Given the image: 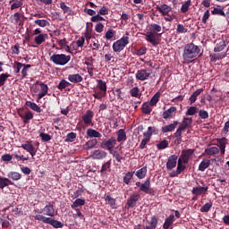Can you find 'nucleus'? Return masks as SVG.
<instances>
[{"label":"nucleus","mask_w":229,"mask_h":229,"mask_svg":"<svg viewBox=\"0 0 229 229\" xmlns=\"http://www.w3.org/2000/svg\"><path fill=\"white\" fill-rule=\"evenodd\" d=\"M200 52L201 49H199V47L194 43H187L185 47H183V62L187 64L191 63L193 59L197 58Z\"/></svg>","instance_id":"f257e3e1"},{"label":"nucleus","mask_w":229,"mask_h":229,"mask_svg":"<svg viewBox=\"0 0 229 229\" xmlns=\"http://www.w3.org/2000/svg\"><path fill=\"white\" fill-rule=\"evenodd\" d=\"M162 31V26L157 23L150 24V31L147 32L146 36L147 42L150 43L153 47L158 46V36L157 33Z\"/></svg>","instance_id":"f03ea898"},{"label":"nucleus","mask_w":229,"mask_h":229,"mask_svg":"<svg viewBox=\"0 0 229 229\" xmlns=\"http://www.w3.org/2000/svg\"><path fill=\"white\" fill-rule=\"evenodd\" d=\"M50 61L55 65L65 66L71 61V55L65 54H54L50 57Z\"/></svg>","instance_id":"7ed1b4c3"},{"label":"nucleus","mask_w":229,"mask_h":229,"mask_svg":"<svg viewBox=\"0 0 229 229\" xmlns=\"http://www.w3.org/2000/svg\"><path fill=\"white\" fill-rule=\"evenodd\" d=\"M129 44V37L123 36L121 39L113 43V51L114 53H121L124 47H126Z\"/></svg>","instance_id":"20e7f679"},{"label":"nucleus","mask_w":229,"mask_h":229,"mask_svg":"<svg viewBox=\"0 0 229 229\" xmlns=\"http://www.w3.org/2000/svg\"><path fill=\"white\" fill-rule=\"evenodd\" d=\"M194 152L195 149L192 148L182 149L179 159H181L183 164H189L190 160L193 159Z\"/></svg>","instance_id":"39448f33"},{"label":"nucleus","mask_w":229,"mask_h":229,"mask_svg":"<svg viewBox=\"0 0 229 229\" xmlns=\"http://www.w3.org/2000/svg\"><path fill=\"white\" fill-rule=\"evenodd\" d=\"M32 140H26L25 143H22L21 145V148H23L24 150H26V152L30 153V157H32V158L35 157L37 151H38V148H36L33 144H32Z\"/></svg>","instance_id":"423d86ee"},{"label":"nucleus","mask_w":229,"mask_h":229,"mask_svg":"<svg viewBox=\"0 0 229 229\" xmlns=\"http://www.w3.org/2000/svg\"><path fill=\"white\" fill-rule=\"evenodd\" d=\"M13 157H15V159L17 161H27V160H29V157H26L23 155L21 156L19 154V152H14V153H13V155H11V154H4L2 156V160L4 162H10L13 158Z\"/></svg>","instance_id":"0eeeda50"},{"label":"nucleus","mask_w":229,"mask_h":229,"mask_svg":"<svg viewBox=\"0 0 229 229\" xmlns=\"http://www.w3.org/2000/svg\"><path fill=\"white\" fill-rule=\"evenodd\" d=\"M115 145H116V140L114 137H112L109 140H105L100 144V147H102V148H106L108 151H114Z\"/></svg>","instance_id":"6e6552de"},{"label":"nucleus","mask_w":229,"mask_h":229,"mask_svg":"<svg viewBox=\"0 0 229 229\" xmlns=\"http://www.w3.org/2000/svg\"><path fill=\"white\" fill-rule=\"evenodd\" d=\"M94 113L91 110H87L84 114L81 116L82 122L86 126L93 125Z\"/></svg>","instance_id":"1a4fd4ad"},{"label":"nucleus","mask_w":229,"mask_h":229,"mask_svg":"<svg viewBox=\"0 0 229 229\" xmlns=\"http://www.w3.org/2000/svg\"><path fill=\"white\" fill-rule=\"evenodd\" d=\"M18 115L23 121L24 124H28L30 120L33 119V114L31 111L25 112L22 109L18 110Z\"/></svg>","instance_id":"9d476101"},{"label":"nucleus","mask_w":229,"mask_h":229,"mask_svg":"<svg viewBox=\"0 0 229 229\" xmlns=\"http://www.w3.org/2000/svg\"><path fill=\"white\" fill-rule=\"evenodd\" d=\"M189 125H192V118L183 117V120L181 125L178 126L175 133L180 134L183 132L187 129V127H189Z\"/></svg>","instance_id":"9b49d317"},{"label":"nucleus","mask_w":229,"mask_h":229,"mask_svg":"<svg viewBox=\"0 0 229 229\" xmlns=\"http://www.w3.org/2000/svg\"><path fill=\"white\" fill-rule=\"evenodd\" d=\"M177 158L178 157L175 154L168 157V161H166L165 164L166 170L172 171L174 168L176 167V165H178Z\"/></svg>","instance_id":"f8f14e48"},{"label":"nucleus","mask_w":229,"mask_h":229,"mask_svg":"<svg viewBox=\"0 0 229 229\" xmlns=\"http://www.w3.org/2000/svg\"><path fill=\"white\" fill-rule=\"evenodd\" d=\"M90 157L93 158V160H103L106 158L107 152L101 149L94 150L91 152Z\"/></svg>","instance_id":"ddd939ff"},{"label":"nucleus","mask_w":229,"mask_h":229,"mask_svg":"<svg viewBox=\"0 0 229 229\" xmlns=\"http://www.w3.org/2000/svg\"><path fill=\"white\" fill-rule=\"evenodd\" d=\"M140 191H143L147 195H155L154 189L150 188V179H147L140 187Z\"/></svg>","instance_id":"4468645a"},{"label":"nucleus","mask_w":229,"mask_h":229,"mask_svg":"<svg viewBox=\"0 0 229 229\" xmlns=\"http://www.w3.org/2000/svg\"><path fill=\"white\" fill-rule=\"evenodd\" d=\"M140 199V194L135 193L131 195L129 199H127L126 205L129 208H133L137 206V202Z\"/></svg>","instance_id":"2eb2a0df"},{"label":"nucleus","mask_w":229,"mask_h":229,"mask_svg":"<svg viewBox=\"0 0 229 229\" xmlns=\"http://www.w3.org/2000/svg\"><path fill=\"white\" fill-rule=\"evenodd\" d=\"M150 75H151L150 70H142L141 69V70L137 71V73H135V78H137V80L143 81L149 79Z\"/></svg>","instance_id":"dca6fc26"},{"label":"nucleus","mask_w":229,"mask_h":229,"mask_svg":"<svg viewBox=\"0 0 229 229\" xmlns=\"http://www.w3.org/2000/svg\"><path fill=\"white\" fill-rule=\"evenodd\" d=\"M37 84H38L41 88V91H39V93L38 94V100H40L42 98H45L48 95L49 88L47 84H45L44 82H41L39 81H37Z\"/></svg>","instance_id":"f3484780"},{"label":"nucleus","mask_w":229,"mask_h":229,"mask_svg":"<svg viewBox=\"0 0 229 229\" xmlns=\"http://www.w3.org/2000/svg\"><path fill=\"white\" fill-rule=\"evenodd\" d=\"M39 213H43L45 216H48L51 217L55 216V208L53 204L48 203L45 208H43V209H41V211H39Z\"/></svg>","instance_id":"a211bd4d"},{"label":"nucleus","mask_w":229,"mask_h":229,"mask_svg":"<svg viewBox=\"0 0 229 229\" xmlns=\"http://www.w3.org/2000/svg\"><path fill=\"white\" fill-rule=\"evenodd\" d=\"M156 10L158 11L163 16H168L171 13L172 7L167 4L157 5Z\"/></svg>","instance_id":"6ab92c4d"},{"label":"nucleus","mask_w":229,"mask_h":229,"mask_svg":"<svg viewBox=\"0 0 229 229\" xmlns=\"http://www.w3.org/2000/svg\"><path fill=\"white\" fill-rule=\"evenodd\" d=\"M177 125H178V122L177 121H174L173 123H170L168 125L163 126L161 128V132H164V133L173 132L174 131H175Z\"/></svg>","instance_id":"aec40b11"},{"label":"nucleus","mask_w":229,"mask_h":229,"mask_svg":"<svg viewBox=\"0 0 229 229\" xmlns=\"http://www.w3.org/2000/svg\"><path fill=\"white\" fill-rule=\"evenodd\" d=\"M208 190V186H205V187H202V186L194 187L193 190H191V194H193L195 196L206 194Z\"/></svg>","instance_id":"412c9836"},{"label":"nucleus","mask_w":229,"mask_h":229,"mask_svg":"<svg viewBox=\"0 0 229 229\" xmlns=\"http://www.w3.org/2000/svg\"><path fill=\"white\" fill-rule=\"evenodd\" d=\"M177 111L175 106H170L169 109H166L163 113V119H172L173 118V114H174Z\"/></svg>","instance_id":"4be33fe9"},{"label":"nucleus","mask_w":229,"mask_h":229,"mask_svg":"<svg viewBox=\"0 0 229 229\" xmlns=\"http://www.w3.org/2000/svg\"><path fill=\"white\" fill-rule=\"evenodd\" d=\"M103 199L111 207V208H115L116 199L112 198L110 194H105Z\"/></svg>","instance_id":"5701e85b"},{"label":"nucleus","mask_w":229,"mask_h":229,"mask_svg":"<svg viewBox=\"0 0 229 229\" xmlns=\"http://www.w3.org/2000/svg\"><path fill=\"white\" fill-rule=\"evenodd\" d=\"M68 80L72 83H81V81H83V77L80 74H69Z\"/></svg>","instance_id":"b1692460"},{"label":"nucleus","mask_w":229,"mask_h":229,"mask_svg":"<svg viewBox=\"0 0 229 229\" xmlns=\"http://www.w3.org/2000/svg\"><path fill=\"white\" fill-rule=\"evenodd\" d=\"M210 165H211L210 160L207 158H203V160L200 161L199 165V171L200 172L206 171L210 166Z\"/></svg>","instance_id":"393cba45"},{"label":"nucleus","mask_w":229,"mask_h":229,"mask_svg":"<svg viewBox=\"0 0 229 229\" xmlns=\"http://www.w3.org/2000/svg\"><path fill=\"white\" fill-rule=\"evenodd\" d=\"M86 134L88 138H91V139L92 138L98 139L102 137V134L99 133L97 130H93L90 128L87 130Z\"/></svg>","instance_id":"a878e982"},{"label":"nucleus","mask_w":229,"mask_h":229,"mask_svg":"<svg viewBox=\"0 0 229 229\" xmlns=\"http://www.w3.org/2000/svg\"><path fill=\"white\" fill-rule=\"evenodd\" d=\"M48 38L47 34H39L38 36L35 37L34 42L38 46L42 45V43L46 42V39Z\"/></svg>","instance_id":"bb28decb"},{"label":"nucleus","mask_w":229,"mask_h":229,"mask_svg":"<svg viewBox=\"0 0 229 229\" xmlns=\"http://www.w3.org/2000/svg\"><path fill=\"white\" fill-rule=\"evenodd\" d=\"M151 106H152L149 105L148 102H144L141 107L142 113L146 115H150L151 112H153V108H151Z\"/></svg>","instance_id":"cd10ccee"},{"label":"nucleus","mask_w":229,"mask_h":229,"mask_svg":"<svg viewBox=\"0 0 229 229\" xmlns=\"http://www.w3.org/2000/svg\"><path fill=\"white\" fill-rule=\"evenodd\" d=\"M148 225L146 227V229H156L158 225V218L157 216H151V220L148 222Z\"/></svg>","instance_id":"c85d7f7f"},{"label":"nucleus","mask_w":229,"mask_h":229,"mask_svg":"<svg viewBox=\"0 0 229 229\" xmlns=\"http://www.w3.org/2000/svg\"><path fill=\"white\" fill-rule=\"evenodd\" d=\"M174 222H175V216L174 215H170L165 218L163 228L169 229V226H171Z\"/></svg>","instance_id":"c756f323"},{"label":"nucleus","mask_w":229,"mask_h":229,"mask_svg":"<svg viewBox=\"0 0 229 229\" xmlns=\"http://www.w3.org/2000/svg\"><path fill=\"white\" fill-rule=\"evenodd\" d=\"M9 185H14V182H13L10 179L0 177V189H4Z\"/></svg>","instance_id":"7c9ffc66"},{"label":"nucleus","mask_w":229,"mask_h":229,"mask_svg":"<svg viewBox=\"0 0 229 229\" xmlns=\"http://www.w3.org/2000/svg\"><path fill=\"white\" fill-rule=\"evenodd\" d=\"M96 81L98 82L97 88L98 89L99 92L106 93V90H107L106 82L102 80H98Z\"/></svg>","instance_id":"2f4dec72"},{"label":"nucleus","mask_w":229,"mask_h":229,"mask_svg":"<svg viewBox=\"0 0 229 229\" xmlns=\"http://www.w3.org/2000/svg\"><path fill=\"white\" fill-rule=\"evenodd\" d=\"M117 142H123L127 140V134L125 133L124 130L121 129L117 131Z\"/></svg>","instance_id":"473e14b6"},{"label":"nucleus","mask_w":229,"mask_h":229,"mask_svg":"<svg viewBox=\"0 0 229 229\" xmlns=\"http://www.w3.org/2000/svg\"><path fill=\"white\" fill-rule=\"evenodd\" d=\"M205 154L208 156H215L219 154V148L217 147H209L205 149Z\"/></svg>","instance_id":"72a5a7b5"},{"label":"nucleus","mask_w":229,"mask_h":229,"mask_svg":"<svg viewBox=\"0 0 229 229\" xmlns=\"http://www.w3.org/2000/svg\"><path fill=\"white\" fill-rule=\"evenodd\" d=\"M26 106L30 107L31 110L37 113H41V108L35 102L28 101L26 102Z\"/></svg>","instance_id":"f704fd0d"},{"label":"nucleus","mask_w":229,"mask_h":229,"mask_svg":"<svg viewBox=\"0 0 229 229\" xmlns=\"http://www.w3.org/2000/svg\"><path fill=\"white\" fill-rule=\"evenodd\" d=\"M146 174H147V167L146 166H144L141 169L135 172V176H137V178H139L140 180L144 179L146 177Z\"/></svg>","instance_id":"c9c22d12"},{"label":"nucleus","mask_w":229,"mask_h":229,"mask_svg":"<svg viewBox=\"0 0 229 229\" xmlns=\"http://www.w3.org/2000/svg\"><path fill=\"white\" fill-rule=\"evenodd\" d=\"M34 219L42 223H45L47 225L49 224V222L53 219L52 217H47L42 215H37L34 216Z\"/></svg>","instance_id":"e433bc0d"},{"label":"nucleus","mask_w":229,"mask_h":229,"mask_svg":"<svg viewBox=\"0 0 229 229\" xmlns=\"http://www.w3.org/2000/svg\"><path fill=\"white\" fill-rule=\"evenodd\" d=\"M60 8L61 10L64 11V14L72 15V10L71 7H68L65 2H61L60 3Z\"/></svg>","instance_id":"4c0bfd02"},{"label":"nucleus","mask_w":229,"mask_h":229,"mask_svg":"<svg viewBox=\"0 0 229 229\" xmlns=\"http://www.w3.org/2000/svg\"><path fill=\"white\" fill-rule=\"evenodd\" d=\"M9 4H11V11H14L15 9L22 7V5H23V3L21 1H19V0L9 1Z\"/></svg>","instance_id":"58836bf2"},{"label":"nucleus","mask_w":229,"mask_h":229,"mask_svg":"<svg viewBox=\"0 0 229 229\" xmlns=\"http://www.w3.org/2000/svg\"><path fill=\"white\" fill-rule=\"evenodd\" d=\"M159 98H160V92L157 91L155 95H153L152 98L150 99V102H148V103L151 106H155L157 105Z\"/></svg>","instance_id":"ea45409f"},{"label":"nucleus","mask_w":229,"mask_h":229,"mask_svg":"<svg viewBox=\"0 0 229 229\" xmlns=\"http://www.w3.org/2000/svg\"><path fill=\"white\" fill-rule=\"evenodd\" d=\"M7 177L13 181H20L22 178V175H21L18 172H9Z\"/></svg>","instance_id":"a19ab883"},{"label":"nucleus","mask_w":229,"mask_h":229,"mask_svg":"<svg viewBox=\"0 0 229 229\" xmlns=\"http://www.w3.org/2000/svg\"><path fill=\"white\" fill-rule=\"evenodd\" d=\"M47 225H50L51 226H54L55 229H60L64 227V224L58 220L51 219L50 222H48Z\"/></svg>","instance_id":"79ce46f5"},{"label":"nucleus","mask_w":229,"mask_h":229,"mask_svg":"<svg viewBox=\"0 0 229 229\" xmlns=\"http://www.w3.org/2000/svg\"><path fill=\"white\" fill-rule=\"evenodd\" d=\"M109 154H111L114 158H115V160L117 161V163H122L123 160H124V157H121V155L119 154V152L117 150H111L109 151Z\"/></svg>","instance_id":"37998d69"},{"label":"nucleus","mask_w":229,"mask_h":229,"mask_svg":"<svg viewBox=\"0 0 229 229\" xmlns=\"http://www.w3.org/2000/svg\"><path fill=\"white\" fill-rule=\"evenodd\" d=\"M226 45L225 41H221L220 43H217L216 47H214V52L215 53H220L223 52L224 49L225 48Z\"/></svg>","instance_id":"c03bdc74"},{"label":"nucleus","mask_w":229,"mask_h":229,"mask_svg":"<svg viewBox=\"0 0 229 229\" xmlns=\"http://www.w3.org/2000/svg\"><path fill=\"white\" fill-rule=\"evenodd\" d=\"M185 169H186V165H184V162L182 161L181 158H178L176 171L182 174L183 173V171H185Z\"/></svg>","instance_id":"a18cd8bd"},{"label":"nucleus","mask_w":229,"mask_h":229,"mask_svg":"<svg viewBox=\"0 0 229 229\" xmlns=\"http://www.w3.org/2000/svg\"><path fill=\"white\" fill-rule=\"evenodd\" d=\"M199 112V108L197 106H190L188 107L187 111H186V115H195Z\"/></svg>","instance_id":"49530a36"},{"label":"nucleus","mask_w":229,"mask_h":229,"mask_svg":"<svg viewBox=\"0 0 229 229\" xmlns=\"http://www.w3.org/2000/svg\"><path fill=\"white\" fill-rule=\"evenodd\" d=\"M35 24L38 25L40 28H46L49 26V21L47 20L42 19V20H35Z\"/></svg>","instance_id":"de8ad7c7"},{"label":"nucleus","mask_w":229,"mask_h":229,"mask_svg":"<svg viewBox=\"0 0 229 229\" xmlns=\"http://www.w3.org/2000/svg\"><path fill=\"white\" fill-rule=\"evenodd\" d=\"M112 165V160L109 159L102 165V168H100V174H105V172L110 170Z\"/></svg>","instance_id":"09e8293b"},{"label":"nucleus","mask_w":229,"mask_h":229,"mask_svg":"<svg viewBox=\"0 0 229 229\" xmlns=\"http://www.w3.org/2000/svg\"><path fill=\"white\" fill-rule=\"evenodd\" d=\"M134 172H127L125 175L123 176V182L125 184H130V182L133 178Z\"/></svg>","instance_id":"8fccbe9b"},{"label":"nucleus","mask_w":229,"mask_h":229,"mask_svg":"<svg viewBox=\"0 0 229 229\" xmlns=\"http://www.w3.org/2000/svg\"><path fill=\"white\" fill-rule=\"evenodd\" d=\"M85 205V199H77L72 205V208H77Z\"/></svg>","instance_id":"3c124183"},{"label":"nucleus","mask_w":229,"mask_h":229,"mask_svg":"<svg viewBox=\"0 0 229 229\" xmlns=\"http://www.w3.org/2000/svg\"><path fill=\"white\" fill-rule=\"evenodd\" d=\"M70 86H71V83L68 82L66 80H61L57 88L59 90H64Z\"/></svg>","instance_id":"603ef678"},{"label":"nucleus","mask_w":229,"mask_h":229,"mask_svg":"<svg viewBox=\"0 0 229 229\" xmlns=\"http://www.w3.org/2000/svg\"><path fill=\"white\" fill-rule=\"evenodd\" d=\"M150 137L144 136L143 140H141V143H140L139 148L145 149L147 148L148 142L150 141Z\"/></svg>","instance_id":"864d4df0"},{"label":"nucleus","mask_w":229,"mask_h":229,"mask_svg":"<svg viewBox=\"0 0 229 229\" xmlns=\"http://www.w3.org/2000/svg\"><path fill=\"white\" fill-rule=\"evenodd\" d=\"M211 13L213 15H218V16L225 17V13L223 11V9H221V8H213Z\"/></svg>","instance_id":"5fc2aeb1"},{"label":"nucleus","mask_w":229,"mask_h":229,"mask_svg":"<svg viewBox=\"0 0 229 229\" xmlns=\"http://www.w3.org/2000/svg\"><path fill=\"white\" fill-rule=\"evenodd\" d=\"M76 133L74 132H70L67 134V136L65 137V140L64 141L65 142H74L75 141V139H76Z\"/></svg>","instance_id":"6e6d98bb"},{"label":"nucleus","mask_w":229,"mask_h":229,"mask_svg":"<svg viewBox=\"0 0 229 229\" xmlns=\"http://www.w3.org/2000/svg\"><path fill=\"white\" fill-rule=\"evenodd\" d=\"M9 77H10L9 73L0 74V87L4 86L5 81H7V79H9Z\"/></svg>","instance_id":"4d7b16f0"},{"label":"nucleus","mask_w":229,"mask_h":229,"mask_svg":"<svg viewBox=\"0 0 229 229\" xmlns=\"http://www.w3.org/2000/svg\"><path fill=\"white\" fill-rule=\"evenodd\" d=\"M97 144H98V140L97 139L89 140L86 143V148L88 149H90V148H93L95 146H97Z\"/></svg>","instance_id":"13d9d810"},{"label":"nucleus","mask_w":229,"mask_h":229,"mask_svg":"<svg viewBox=\"0 0 229 229\" xmlns=\"http://www.w3.org/2000/svg\"><path fill=\"white\" fill-rule=\"evenodd\" d=\"M23 69H21V77L22 78H27V76H28V70L30 69V68H31V64H24V65H23V67H22Z\"/></svg>","instance_id":"bf43d9fd"},{"label":"nucleus","mask_w":229,"mask_h":229,"mask_svg":"<svg viewBox=\"0 0 229 229\" xmlns=\"http://www.w3.org/2000/svg\"><path fill=\"white\" fill-rule=\"evenodd\" d=\"M211 208H212V202L205 203V205L202 206V208H200V212L207 213L210 211Z\"/></svg>","instance_id":"052dcab7"},{"label":"nucleus","mask_w":229,"mask_h":229,"mask_svg":"<svg viewBox=\"0 0 229 229\" xmlns=\"http://www.w3.org/2000/svg\"><path fill=\"white\" fill-rule=\"evenodd\" d=\"M106 92H103V91H95L93 97L95 98V99H98V100H102L103 98H106Z\"/></svg>","instance_id":"680f3d73"},{"label":"nucleus","mask_w":229,"mask_h":229,"mask_svg":"<svg viewBox=\"0 0 229 229\" xmlns=\"http://www.w3.org/2000/svg\"><path fill=\"white\" fill-rule=\"evenodd\" d=\"M191 6V0L186 1L182 4L181 11L182 13H186L189 11V7Z\"/></svg>","instance_id":"e2e57ef3"},{"label":"nucleus","mask_w":229,"mask_h":229,"mask_svg":"<svg viewBox=\"0 0 229 229\" xmlns=\"http://www.w3.org/2000/svg\"><path fill=\"white\" fill-rule=\"evenodd\" d=\"M177 34H185L187 32V29L182 24H178L176 29Z\"/></svg>","instance_id":"0e129e2a"},{"label":"nucleus","mask_w":229,"mask_h":229,"mask_svg":"<svg viewBox=\"0 0 229 229\" xmlns=\"http://www.w3.org/2000/svg\"><path fill=\"white\" fill-rule=\"evenodd\" d=\"M198 113L200 119H208V113L206 110L200 109Z\"/></svg>","instance_id":"69168bd1"},{"label":"nucleus","mask_w":229,"mask_h":229,"mask_svg":"<svg viewBox=\"0 0 229 229\" xmlns=\"http://www.w3.org/2000/svg\"><path fill=\"white\" fill-rule=\"evenodd\" d=\"M216 141L218 143V147L225 148V145H226V142H227V140H226L225 137H222L220 139H217Z\"/></svg>","instance_id":"338daca9"},{"label":"nucleus","mask_w":229,"mask_h":229,"mask_svg":"<svg viewBox=\"0 0 229 229\" xmlns=\"http://www.w3.org/2000/svg\"><path fill=\"white\" fill-rule=\"evenodd\" d=\"M140 92V90L137 87H134V88L131 89V90H130V94H131V96H132V98H139Z\"/></svg>","instance_id":"774afa93"}]
</instances>
